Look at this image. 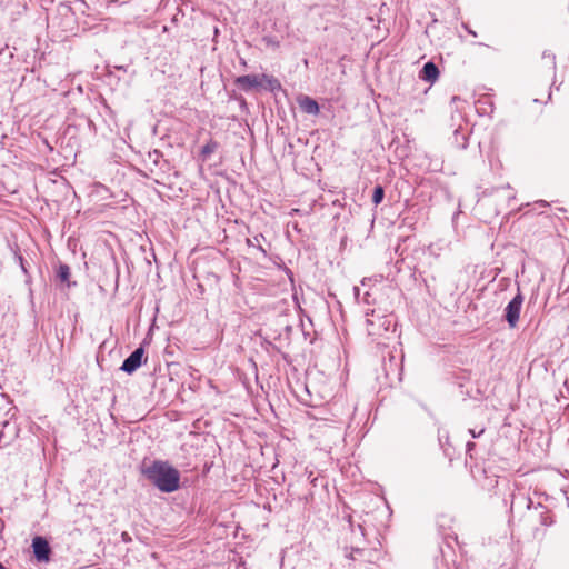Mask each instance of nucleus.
I'll use <instances>...</instances> for the list:
<instances>
[{
	"mask_svg": "<svg viewBox=\"0 0 569 569\" xmlns=\"http://www.w3.org/2000/svg\"><path fill=\"white\" fill-rule=\"evenodd\" d=\"M553 523L551 511L541 503L528 499L526 511L513 526V533L526 542L542 541L547 528Z\"/></svg>",
	"mask_w": 569,
	"mask_h": 569,
	"instance_id": "nucleus-1",
	"label": "nucleus"
},
{
	"mask_svg": "<svg viewBox=\"0 0 569 569\" xmlns=\"http://www.w3.org/2000/svg\"><path fill=\"white\" fill-rule=\"evenodd\" d=\"M140 470L162 492H173L179 488L180 473L167 461L142 462Z\"/></svg>",
	"mask_w": 569,
	"mask_h": 569,
	"instance_id": "nucleus-2",
	"label": "nucleus"
},
{
	"mask_svg": "<svg viewBox=\"0 0 569 569\" xmlns=\"http://www.w3.org/2000/svg\"><path fill=\"white\" fill-rule=\"evenodd\" d=\"M395 327L392 316L376 315L375 310L366 312V330L373 340L383 337Z\"/></svg>",
	"mask_w": 569,
	"mask_h": 569,
	"instance_id": "nucleus-3",
	"label": "nucleus"
},
{
	"mask_svg": "<svg viewBox=\"0 0 569 569\" xmlns=\"http://www.w3.org/2000/svg\"><path fill=\"white\" fill-rule=\"evenodd\" d=\"M348 569H376L379 551L376 549H351L348 555Z\"/></svg>",
	"mask_w": 569,
	"mask_h": 569,
	"instance_id": "nucleus-4",
	"label": "nucleus"
},
{
	"mask_svg": "<svg viewBox=\"0 0 569 569\" xmlns=\"http://www.w3.org/2000/svg\"><path fill=\"white\" fill-rule=\"evenodd\" d=\"M523 303V296L518 289L517 295L509 301L505 308V319L508 322L509 328L513 329L518 326L520 312Z\"/></svg>",
	"mask_w": 569,
	"mask_h": 569,
	"instance_id": "nucleus-5",
	"label": "nucleus"
},
{
	"mask_svg": "<svg viewBox=\"0 0 569 569\" xmlns=\"http://www.w3.org/2000/svg\"><path fill=\"white\" fill-rule=\"evenodd\" d=\"M33 555L38 561H48L51 552L49 542L46 538L37 536L32 539Z\"/></svg>",
	"mask_w": 569,
	"mask_h": 569,
	"instance_id": "nucleus-6",
	"label": "nucleus"
},
{
	"mask_svg": "<svg viewBox=\"0 0 569 569\" xmlns=\"http://www.w3.org/2000/svg\"><path fill=\"white\" fill-rule=\"evenodd\" d=\"M144 350L142 347L137 348L122 363L121 370L127 373L134 372L142 363Z\"/></svg>",
	"mask_w": 569,
	"mask_h": 569,
	"instance_id": "nucleus-7",
	"label": "nucleus"
},
{
	"mask_svg": "<svg viewBox=\"0 0 569 569\" xmlns=\"http://www.w3.org/2000/svg\"><path fill=\"white\" fill-rule=\"evenodd\" d=\"M234 83L238 88H240L243 91H250L253 88L263 86V82L260 79V76L258 74L240 76L234 80Z\"/></svg>",
	"mask_w": 569,
	"mask_h": 569,
	"instance_id": "nucleus-8",
	"label": "nucleus"
},
{
	"mask_svg": "<svg viewBox=\"0 0 569 569\" xmlns=\"http://www.w3.org/2000/svg\"><path fill=\"white\" fill-rule=\"evenodd\" d=\"M438 77L439 70L433 62H427L420 71V78L427 82L433 83Z\"/></svg>",
	"mask_w": 569,
	"mask_h": 569,
	"instance_id": "nucleus-9",
	"label": "nucleus"
},
{
	"mask_svg": "<svg viewBox=\"0 0 569 569\" xmlns=\"http://www.w3.org/2000/svg\"><path fill=\"white\" fill-rule=\"evenodd\" d=\"M298 102L300 109L308 114H318L320 111L318 102L308 96L300 98Z\"/></svg>",
	"mask_w": 569,
	"mask_h": 569,
	"instance_id": "nucleus-10",
	"label": "nucleus"
},
{
	"mask_svg": "<svg viewBox=\"0 0 569 569\" xmlns=\"http://www.w3.org/2000/svg\"><path fill=\"white\" fill-rule=\"evenodd\" d=\"M260 79L263 82L262 87L269 91H277V90L281 89L280 81L277 78H274L273 76L262 73V74H260Z\"/></svg>",
	"mask_w": 569,
	"mask_h": 569,
	"instance_id": "nucleus-11",
	"label": "nucleus"
},
{
	"mask_svg": "<svg viewBox=\"0 0 569 569\" xmlns=\"http://www.w3.org/2000/svg\"><path fill=\"white\" fill-rule=\"evenodd\" d=\"M218 148H219V143L216 140L210 139L200 150V157H201L202 161L208 160V158L213 152H216Z\"/></svg>",
	"mask_w": 569,
	"mask_h": 569,
	"instance_id": "nucleus-12",
	"label": "nucleus"
},
{
	"mask_svg": "<svg viewBox=\"0 0 569 569\" xmlns=\"http://www.w3.org/2000/svg\"><path fill=\"white\" fill-rule=\"evenodd\" d=\"M58 279L70 287V268L67 264H60L57 271Z\"/></svg>",
	"mask_w": 569,
	"mask_h": 569,
	"instance_id": "nucleus-13",
	"label": "nucleus"
},
{
	"mask_svg": "<svg viewBox=\"0 0 569 569\" xmlns=\"http://www.w3.org/2000/svg\"><path fill=\"white\" fill-rule=\"evenodd\" d=\"M264 240L262 234H257L253 238L247 239V244L250 247L258 248L261 252L266 253V249L262 247L261 241Z\"/></svg>",
	"mask_w": 569,
	"mask_h": 569,
	"instance_id": "nucleus-14",
	"label": "nucleus"
},
{
	"mask_svg": "<svg viewBox=\"0 0 569 569\" xmlns=\"http://www.w3.org/2000/svg\"><path fill=\"white\" fill-rule=\"evenodd\" d=\"M383 197H385V190L381 186H377L373 190V194H372V202L378 206L379 203H381V201L383 200Z\"/></svg>",
	"mask_w": 569,
	"mask_h": 569,
	"instance_id": "nucleus-15",
	"label": "nucleus"
},
{
	"mask_svg": "<svg viewBox=\"0 0 569 569\" xmlns=\"http://www.w3.org/2000/svg\"><path fill=\"white\" fill-rule=\"evenodd\" d=\"M103 345H104V342H102V343H101V346H100V350H99V352L97 353V363H98V366H99L101 369H103L102 362H103V360H104L103 352H102V350H101V348L103 347Z\"/></svg>",
	"mask_w": 569,
	"mask_h": 569,
	"instance_id": "nucleus-16",
	"label": "nucleus"
},
{
	"mask_svg": "<svg viewBox=\"0 0 569 569\" xmlns=\"http://www.w3.org/2000/svg\"><path fill=\"white\" fill-rule=\"evenodd\" d=\"M485 428H480L479 430H476V429H469V433L471 435L472 438H479L483 432H485Z\"/></svg>",
	"mask_w": 569,
	"mask_h": 569,
	"instance_id": "nucleus-17",
	"label": "nucleus"
},
{
	"mask_svg": "<svg viewBox=\"0 0 569 569\" xmlns=\"http://www.w3.org/2000/svg\"><path fill=\"white\" fill-rule=\"evenodd\" d=\"M10 443V440L6 438V435L3 431H0V447H6Z\"/></svg>",
	"mask_w": 569,
	"mask_h": 569,
	"instance_id": "nucleus-18",
	"label": "nucleus"
},
{
	"mask_svg": "<svg viewBox=\"0 0 569 569\" xmlns=\"http://www.w3.org/2000/svg\"><path fill=\"white\" fill-rule=\"evenodd\" d=\"M475 448H476V443L475 442H472V441L467 442L466 450H467V453L470 455L471 458H472V453L471 452L475 450Z\"/></svg>",
	"mask_w": 569,
	"mask_h": 569,
	"instance_id": "nucleus-19",
	"label": "nucleus"
},
{
	"mask_svg": "<svg viewBox=\"0 0 569 569\" xmlns=\"http://www.w3.org/2000/svg\"><path fill=\"white\" fill-rule=\"evenodd\" d=\"M551 98V92L548 91L547 93V99L545 100V102H547L549 99ZM533 101L535 102H543V100L539 99V98H533Z\"/></svg>",
	"mask_w": 569,
	"mask_h": 569,
	"instance_id": "nucleus-20",
	"label": "nucleus"
},
{
	"mask_svg": "<svg viewBox=\"0 0 569 569\" xmlns=\"http://www.w3.org/2000/svg\"><path fill=\"white\" fill-rule=\"evenodd\" d=\"M540 204L543 206V207L547 206V203L545 201H541Z\"/></svg>",
	"mask_w": 569,
	"mask_h": 569,
	"instance_id": "nucleus-21",
	"label": "nucleus"
}]
</instances>
